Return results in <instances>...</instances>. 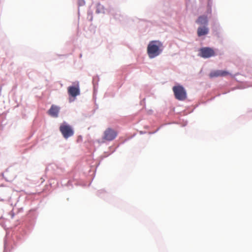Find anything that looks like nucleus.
Segmentation results:
<instances>
[{
  "label": "nucleus",
  "mask_w": 252,
  "mask_h": 252,
  "mask_svg": "<svg viewBox=\"0 0 252 252\" xmlns=\"http://www.w3.org/2000/svg\"><path fill=\"white\" fill-rule=\"evenodd\" d=\"M60 110V107L55 105H52L48 110V113L52 117L57 118L59 116Z\"/></svg>",
  "instance_id": "obj_8"
},
{
  "label": "nucleus",
  "mask_w": 252,
  "mask_h": 252,
  "mask_svg": "<svg viewBox=\"0 0 252 252\" xmlns=\"http://www.w3.org/2000/svg\"><path fill=\"white\" fill-rule=\"evenodd\" d=\"M214 50L209 47L202 48L199 50V55L203 58H208L215 56Z\"/></svg>",
  "instance_id": "obj_6"
},
{
  "label": "nucleus",
  "mask_w": 252,
  "mask_h": 252,
  "mask_svg": "<svg viewBox=\"0 0 252 252\" xmlns=\"http://www.w3.org/2000/svg\"><path fill=\"white\" fill-rule=\"evenodd\" d=\"M209 29L207 27L204 26L202 27H199L197 29V35L198 36H201L208 34Z\"/></svg>",
  "instance_id": "obj_9"
},
{
  "label": "nucleus",
  "mask_w": 252,
  "mask_h": 252,
  "mask_svg": "<svg viewBox=\"0 0 252 252\" xmlns=\"http://www.w3.org/2000/svg\"><path fill=\"white\" fill-rule=\"evenodd\" d=\"M73 85L68 87L67 92L70 96L75 97L80 94L79 82H74Z\"/></svg>",
  "instance_id": "obj_5"
},
{
  "label": "nucleus",
  "mask_w": 252,
  "mask_h": 252,
  "mask_svg": "<svg viewBox=\"0 0 252 252\" xmlns=\"http://www.w3.org/2000/svg\"><path fill=\"white\" fill-rule=\"evenodd\" d=\"M60 130L65 139H67L74 134L72 127L65 122L61 125Z\"/></svg>",
  "instance_id": "obj_4"
},
{
  "label": "nucleus",
  "mask_w": 252,
  "mask_h": 252,
  "mask_svg": "<svg viewBox=\"0 0 252 252\" xmlns=\"http://www.w3.org/2000/svg\"><path fill=\"white\" fill-rule=\"evenodd\" d=\"M14 216V214L13 213V214H12V215L11 218H13Z\"/></svg>",
  "instance_id": "obj_11"
},
{
  "label": "nucleus",
  "mask_w": 252,
  "mask_h": 252,
  "mask_svg": "<svg viewBox=\"0 0 252 252\" xmlns=\"http://www.w3.org/2000/svg\"><path fill=\"white\" fill-rule=\"evenodd\" d=\"M229 74L228 71L225 70H213L209 74V77L211 78L220 76H226Z\"/></svg>",
  "instance_id": "obj_7"
},
{
  "label": "nucleus",
  "mask_w": 252,
  "mask_h": 252,
  "mask_svg": "<svg viewBox=\"0 0 252 252\" xmlns=\"http://www.w3.org/2000/svg\"><path fill=\"white\" fill-rule=\"evenodd\" d=\"M173 91L177 99L183 101L186 99V91L183 86L180 85L174 86L173 87Z\"/></svg>",
  "instance_id": "obj_2"
},
{
  "label": "nucleus",
  "mask_w": 252,
  "mask_h": 252,
  "mask_svg": "<svg viewBox=\"0 0 252 252\" xmlns=\"http://www.w3.org/2000/svg\"><path fill=\"white\" fill-rule=\"evenodd\" d=\"M163 50L162 43L158 40L150 42L147 47V54L150 58L153 59L159 55Z\"/></svg>",
  "instance_id": "obj_1"
},
{
  "label": "nucleus",
  "mask_w": 252,
  "mask_h": 252,
  "mask_svg": "<svg viewBox=\"0 0 252 252\" xmlns=\"http://www.w3.org/2000/svg\"><path fill=\"white\" fill-rule=\"evenodd\" d=\"M196 22L197 24L200 25H207L208 24V19L207 17L206 16H200L198 17V19L196 20Z\"/></svg>",
  "instance_id": "obj_10"
},
{
  "label": "nucleus",
  "mask_w": 252,
  "mask_h": 252,
  "mask_svg": "<svg viewBox=\"0 0 252 252\" xmlns=\"http://www.w3.org/2000/svg\"><path fill=\"white\" fill-rule=\"evenodd\" d=\"M118 132L116 130L108 127L106 128L103 132L102 137V141L104 142L106 141H111L116 138Z\"/></svg>",
  "instance_id": "obj_3"
}]
</instances>
